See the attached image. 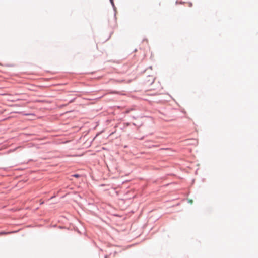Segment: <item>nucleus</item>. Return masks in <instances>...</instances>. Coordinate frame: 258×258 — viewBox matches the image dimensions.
<instances>
[{
  "instance_id": "7ed1b4c3",
  "label": "nucleus",
  "mask_w": 258,
  "mask_h": 258,
  "mask_svg": "<svg viewBox=\"0 0 258 258\" xmlns=\"http://www.w3.org/2000/svg\"><path fill=\"white\" fill-rule=\"evenodd\" d=\"M110 1L112 5H114V4H113V0H110Z\"/></svg>"
},
{
  "instance_id": "f257e3e1",
  "label": "nucleus",
  "mask_w": 258,
  "mask_h": 258,
  "mask_svg": "<svg viewBox=\"0 0 258 258\" xmlns=\"http://www.w3.org/2000/svg\"><path fill=\"white\" fill-rule=\"evenodd\" d=\"M73 176H74L75 177H79V175L78 174H75L73 175Z\"/></svg>"
},
{
  "instance_id": "f03ea898",
  "label": "nucleus",
  "mask_w": 258,
  "mask_h": 258,
  "mask_svg": "<svg viewBox=\"0 0 258 258\" xmlns=\"http://www.w3.org/2000/svg\"><path fill=\"white\" fill-rule=\"evenodd\" d=\"M189 202L190 203V204H192L193 203V201L192 200H189Z\"/></svg>"
},
{
  "instance_id": "39448f33",
  "label": "nucleus",
  "mask_w": 258,
  "mask_h": 258,
  "mask_svg": "<svg viewBox=\"0 0 258 258\" xmlns=\"http://www.w3.org/2000/svg\"><path fill=\"white\" fill-rule=\"evenodd\" d=\"M116 82H121V81H116Z\"/></svg>"
},
{
  "instance_id": "20e7f679",
  "label": "nucleus",
  "mask_w": 258,
  "mask_h": 258,
  "mask_svg": "<svg viewBox=\"0 0 258 258\" xmlns=\"http://www.w3.org/2000/svg\"><path fill=\"white\" fill-rule=\"evenodd\" d=\"M113 93H117V92L114 91L112 92Z\"/></svg>"
}]
</instances>
